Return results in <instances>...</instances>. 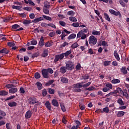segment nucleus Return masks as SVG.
Listing matches in <instances>:
<instances>
[{
  "mask_svg": "<svg viewBox=\"0 0 129 129\" xmlns=\"http://www.w3.org/2000/svg\"><path fill=\"white\" fill-rule=\"evenodd\" d=\"M83 83H78L74 85V88L75 92H81V91H82V89L80 88H82Z\"/></svg>",
  "mask_w": 129,
  "mask_h": 129,
  "instance_id": "obj_1",
  "label": "nucleus"
},
{
  "mask_svg": "<svg viewBox=\"0 0 129 129\" xmlns=\"http://www.w3.org/2000/svg\"><path fill=\"white\" fill-rule=\"evenodd\" d=\"M66 65L67 70H73L74 69V63L71 60L66 62Z\"/></svg>",
  "mask_w": 129,
  "mask_h": 129,
  "instance_id": "obj_2",
  "label": "nucleus"
},
{
  "mask_svg": "<svg viewBox=\"0 0 129 129\" xmlns=\"http://www.w3.org/2000/svg\"><path fill=\"white\" fill-rule=\"evenodd\" d=\"M89 43L92 45H96V43H97V39H96L93 35L90 36L89 37Z\"/></svg>",
  "mask_w": 129,
  "mask_h": 129,
  "instance_id": "obj_3",
  "label": "nucleus"
},
{
  "mask_svg": "<svg viewBox=\"0 0 129 129\" xmlns=\"http://www.w3.org/2000/svg\"><path fill=\"white\" fill-rule=\"evenodd\" d=\"M88 32V28H86V29H83L80 31L77 34V38H80L81 37V35H86L85 34Z\"/></svg>",
  "mask_w": 129,
  "mask_h": 129,
  "instance_id": "obj_4",
  "label": "nucleus"
},
{
  "mask_svg": "<svg viewBox=\"0 0 129 129\" xmlns=\"http://www.w3.org/2000/svg\"><path fill=\"white\" fill-rule=\"evenodd\" d=\"M63 58H64V54H63L55 55L54 62L56 63V62H58L59 60H63Z\"/></svg>",
  "mask_w": 129,
  "mask_h": 129,
  "instance_id": "obj_5",
  "label": "nucleus"
},
{
  "mask_svg": "<svg viewBox=\"0 0 129 129\" xmlns=\"http://www.w3.org/2000/svg\"><path fill=\"white\" fill-rule=\"evenodd\" d=\"M41 73L43 78H49V73H48L47 69H44L42 70Z\"/></svg>",
  "mask_w": 129,
  "mask_h": 129,
  "instance_id": "obj_6",
  "label": "nucleus"
},
{
  "mask_svg": "<svg viewBox=\"0 0 129 129\" xmlns=\"http://www.w3.org/2000/svg\"><path fill=\"white\" fill-rule=\"evenodd\" d=\"M29 104H35V103H38V100L35 97L30 98L28 101Z\"/></svg>",
  "mask_w": 129,
  "mask_h": 129,
  "instance_id": "obj_7",
  "label": "nucleus"
},
{
  "mask_svg": "<svg viewBox=\"0 0 129 129\" xmlns=\"http://www.w3.org/2000/svg\"><path fill=\"white\" fill-rule=\"evenodd\" d=\"M120 71L123 75H126V74H127V69L126 68V67H122L120 69Z\"/></svg>",
  "mask_w": 129,
  "mask_h": 129,
  "instance_id": "obj_8",
  "label": "nucleus"
},
{
  "mask_svg": "<svg viewBox=\"0 0 129 129\" xmlns=\"http://www.w3.org/2000/svg\"><path fill=\"white\" fill-rule=\"evenodd\" d=\"M49 55V50L48 49L44 48L43 49V52L41 54L42 57L45 58V57H47Z\"/></svg>",
  "mask_w": 129,
  "mask_h": 129,
  "instance_id": "obj_9",
  "label": "nucleus"
},
{
  "mask_svg": "<svg viewBox=\"0 0 129 129\" xmlns=\"http://www.w3.org/2000/svg\"><path fill=\"white\" fill-rule=\"evenodd\" d=\"M38 45H39L40 47H43V46H44V45H45L44 37L41 36L40 41H39Z\"/></svg>",
  "mask_w": 129,
  "mask_h": 129,
  "instance_id": "obj_10",
  "label": "nucleus"
},
{
  "mask_svg": "<svg viewBox=\"0 0 129 129\" xmlns=\"http://www.w3.org/2000/svg\"><path fill=\"white\" fill-rule=\"evenodd\" d=\"M59 72L62 74H65L67 72V67H61L59 69Z\"/></svg>",
  "mask_w": 129,
  "mask_h": 129,
  "instance_id": "obj_11",
  "label": "nucleus"
},
{
  "mask_svg": "<svg viewBox=\"0 0 129 129\" xmlns=\"http://www.w3.org/2000/svg\"><path fill=\"white\" fill-rule=\"evenodd\" d=\"M113 55L116 59L117 61H120V58L119 57V55L118 54V53L117 52V51L114 50Z\"/></svg>",
  "mask_w": 129,
  "mask_h": 129,
  "instance_id": "obj_12",
  "label": "nucleus"
},
{
  "mask_svg": "<svg viewBox=\"0 0 129 129\" xmlns=\"http://www.w3.org/2000/svg\"><path fill=\"white\" fill-rule=\"evenodd\" d=\"M40 21H43V17H40L32 20V23H39Z\"/></svg>",
  "mask_w": 129,
  "mask_h": 129,
  "instance_id": "obj_13",
  "label": "nucleus"
},
{
  "mask_svg": "<svg viewBox=\"0 0 129 129\" xmlns=\"http://www.w3.org/2000/svg\"><path fill=\"white\" fill-rule=\"evenodd\" d=\"M123 96H124L126 99H128V94L127 93V90L125 89L122 92Z\"/></svg>",
  "mask_w": 129,
  "mask_h": 129,
  "instance_id": "obj_14",
  "label": "nucleus"
},
{
  "mask_svg": "<svg viewBox=\"0 0 129 129\" xmlns=\"http://www.w3.org/2000/svg\"><path fill=\"white\" fill-rule=\"evenodd\" d=\"M51 103L53 106H55L56 107H58V106H59V103L56 99H53Z\"/></svg>",
  "mask_w": 129,
  "mask_h": 129,
  "instance_id": "obj_15",
  "label": "nucleus"
},
{
  "mask_svg": "<svg viewBox=\"0 0 129 129\" xmlns=\"http://www.w3.org/2000/svg\"><path fill=\"white\" fill-rule=\"evenodd\" d=\"M31 116H32V111H31V110H28L27 112H26L25 114L26 118H31Z\"/></svg>",
  "mask_w": 129,
  "mask_h": 129,
  "instance_id": "obj_16",
  "label": "nucleus"
},
{
  "mask_svg": "<svg viewBox=\"0 0 129 129\" xmlns=\"http://www.w3.org/2000/svg\"><path fill=\"white\" fill-rule=\"evenodd\" d=\"M18 91V89L17 88H11L9 90V93H11L12 94H14L16 93Z\"/></svg>",
  "mask_w": 129,
  "mask_h": 129,
  "instance_id": "obj_17",
  "label": "nucleus"
},
{
  "mask_svg": "<svg viewBox=\"0 0 129 129\" xmlns=\"http://www.w3.org/2000/svg\"><path fill=\"white\" fill-rule=\"evenodd\" d=\"M117 103H118V104L120 106H123L124 105V102L122 101V99L119 98L117 100Z\"/></svg>",
  "mask_w": 129,
  "mask_h": 129,
  "instance_id": "obj_18",
  "label": "nucleus"
},
{
  "mask_svg": "<svg viewBox=\"0 0 129 129\" xmlns=\"http://www.w3.org/2000/svg\"><path fill=\"white\" fill-rule=\"evenodd\" d=\"M0 53L2 54H9L10 53V50L7 49V48H3L1 50H0Z\"/></svg>",
  "mask_w": 129,
  "mask_h": 129,
  "instance_id": "obj_19",
  "label": "nucleus"
},
{
  "mask_svg": "<svg viewBox=\"0 0 129 129\" xmlns=\"http://www.w3.org/2000/svg\"><path fill=\"white\" fill-rule=\"evenodd\" d=\"M17 105H18V103H17V102L15 101L9 102L8 103V105L9 106H10V107H14L15 106H17Z\"/></svg>",
  "mask_w": 129,
  "mask_h": 129,
  "instance_id": "obj_20",
  "label": "nucleus"
},
{
  "mask_svg": "<svg viewBox=\"0 0 129 129\" xmlns=\"http://www.w3.org/2000/svg\"><path fill=\"white\" fill-rule=\"evenodd\" d=\"M45 106L48 110H51V109H52L51 107V104L50 103V102L48 101L45 102Z\"/></svg>",
  "mask_w": 129,
  "mask_h": 129,
  "instance_id": "obj_21",
  "label": "nucleus"
},
{
  "mask_svg": "<svg viewBox=\"0 0 129 129\" xmlns=\"http://www.w3.org/2000/svg\"><path fill=\"white\" fill-rule=\"evenodd\" d=\"M22 8H23V7L17 6L15 5L12 6L13 10H17V11H22Z\"/></svg>",
  "mask_w": 129,
  "mask_h": 129,
  "instance_id": "obj_22",
  "label": "nucleus"
},
{
  "mask_svg": "<svg viewBox=\"0 0 129 129\" xmlns=\"http://www.w3.org/2000/svg\"><path fill=\"white\" fill-rule=\"evenodd\" d=\"M124 113L125 112L123 111H119L117 113V117H121V116H123V115H124Z\"/></svg>",
  "mask_w": 129,
  "mask_h": 129,
  "instance_id": "obj_23",
  "label": "nucleus"
},
{
  "mask_svg": "<svg viewBox=\"0 0 129 129\" xmlns=\"http://www.w3.org/2000/svg\"><path fill=\"white\" fill-rule=\"evenodd\" d=\"M24 2L25 3V4H26L27 5H28V4H29V5H31V6H35V3H34L32 0H24Z\"/></svg>",
  "mask_w": 129,
  "mask_h": 129,
  "instance_id": "obj_24",
  "label": "nucleus"
},
{
  "mask_svg": "<svg viewBox=\"0 0 129 129\" xmlns=\"http://www.w3.org/2000/svg\"><path fill=\"white\" fill-rule=\"evenodd\" d=\"M8 94H9V92L5 90H2L0 91V96H6V95H8Z\"/></svg>",
  "mask_w": 129,
  "mask_h": 129,
  "instance_id": "obj_25",
  "label": "nucleus"
},
{
  "mask_svg": "<svg viewBox=\"0 0 129 129\" xmlns=\"http://www.w3.org/2000/svg\"><path fill=\"white\" fill-rule=\"evenodd\" d=\"M71 53H72V51L71 50H68L65 53H63L61 54H63L64 58V57H68V56H69V55H70Z\"/></svg>",
  "mask_w": 129,
  "mask_h": 129,
  "instance_id": "obj_26",
  "label": "nucleus"
},
{
  "mask_svg": "<svg viewBox=\"0 0 129 129\" xmlns=\"http://www.w3.org/2000/svg\"><path fill=\"white\" fill-rule=\"evenodd\" d=\"M41 18H43V20H44V19H45V20H47V21H49L50 22L52 21V18L48 16L42 15V17H41Z\"/></svg>",
  "mask_w": 129,
  "mask_h": 129,
  "instance_id": "obj_27",
  "label": "nucleus"
},
{
  "mask_svg": "<svg viewBox=\"0 0 129 129\" xmlns=\"http://www.w3.org/2000/svg\"><path fill=\"white\" fill-rule=\"evenodd\" d=\"M75 38H76V34L73 33L68 37V40H72V39H75Z\"/></svg>",
  "mask_w": 129,
  "mask_h": 129,
  "instance_id": "obj_28",
  "label": "nucleus"
},
{
  "mask_svg": "<svg viewBox=\"0 0 129 129\" xmlns=\"http://www.w3.org/2000/svg\"><path fill=\"white\" fill-rule=\"evenodd\" d=\"M104 16L106 21H108V22L111 21V20H110V18H109V16H108L107 13H104Z\"/></svg>",
  "mask_w": 129,
  "mask_h": 129,
  "instance_id": "obj_29",
  "label": "nucleus"
},
{
  "mask_svg": "<svg viewBox=\"0 0 129 129\" xmlns=\"http://www.w3.org/2000/svg\"><path fill=\"white\" fill-rule=\"evenodd\" d=\"M36 85L37 86V88L38 90H41L42 89V87L43 86V85H42V83H41L39 82H37L36 83Z\"/></svg>",
  "mask_w": 129,
  "mask_h": 129,
  "instance_id": "obj_30",
  "label": "nucleus"
},
{
  "mask_svg": "<svg viewBox=\"0 0 129 129\" xmlns=\"http://www.w3.org/2000/svg\"><path fill=\"white\" fill-rule=\"evenodd\" d=\"M111 82L113 84H117V83H120V80L118 79H113Z\"/></svg>",
  "mask_w": 129,
  "mask_h": 129,
  "instance_id": "obj_31",
  "label": "nucleus"
},
{
  "mask_svg": "<svg viewBox=\"0 0 129 129\" xmlns=\"http://www.w3.org/2000/svg\"><path fill=\"white\" fill-rule=\"evenodd\" d=\"M92 34L94 36H100V31L93 30Z\"/></svg>",
  "mask_w": 129,
  "mask_h": 129,
  "instance_id": "obj_32",
  "label": "nucleus"
},
{
  "mask_svg": "<svg viewBox=\"0 0 129 129\" xmlns=\"http://www.w3.org/2000/svg\"><path fill=\"white\" fill-rule=\"evenodd\" d=\"M95 89V87L94 86H92L91 87H90L89 88H86L85 91H93Z\"/></svg>",
  "mask_w": 129,
  "mask_h": 129,
  "instance_id": "obj_33",
  "label": "nucleus"
},
{
  "mask_svg": "<svg viewBox=\"0 0 129 129\" xmlns=\"http://www.w3.org/2000/svg\"><path fill=\"white\" fill-rule=\"evenodd\" d=\"M60 81L62 82V83H68V79L65 77H62L60 79Z\"/></svg>",
  "mask_w": 129,
  "mask_h": 129,
  "instance_id": "obj_34",
  "label": "nucleus"
},
{
  "mask_svg": "<svg viewBox=\"0 0 129 129\" xmlns=\"http://www.w3.org/2000/svg\"><path fill=\"white\" fill-rule=\"evenodd\" d=\"M45 47H51L53 45V43L47 41L44 43Z\"/></svg>",
  "mask_w": 129,
  "mask_h": 129,
  "instance_id": "obj_35",
  "label": "nucleus"
},
{
  "mask_svg": "<svg viewBox=\"0 0 129 129\" xmlns=\"http://www.w3.org/2000/svg\"><path fill=\"white\" fill-rule=\"evenodd\" d=\"M32 20H25L23 22V25H30V24H31Z\"/></svg>",
  "mask_w": 129,
  "mask_h": 129,
  "instance_id": "obj_36",
  "label": "nucleus"
},
{
  "mask_svg": "<svg viewBox=\"0 0 129 129\" xmlns=\"http://www.w3.org/2000/svg\"><path fill=\"white\" fill-rule=\"evenodd\" d=\"M79 46V45L78 44V43L77 42H75L74 44H73L71 45V48H72L73 49H75Z\"/></svg>",
  "mask_w": 129,
  "mask_h": 129,
  "instance_id": "obj_37",
  "label": "nucleus"
},
{
  "mask_svg": "<svg viewBox=\"0 0 129 129\" xmlns=\"http://www.w3.org/2000/svg\"><path fill=\"white\" fill-rule=\"evenodd\" d=\"M114 16H119V18H121V14H120V12L119 11H115L113 14Z\"/></svg>",
  "mask_w": 129,
  "mask_h": 129,
  "instance_id": "obj_38",
  "label": "nucleus"
},
{
  "mask_svg": "<svg viewBox=\"0 0 129 129\" xmlns=\"http://www.w3.org/2000/svg\"><path fill=\"white\" fill-rule=\"evenodd\" d=\"M42 96H46V95L47 94H48V92L47 91V89H44V90H43L42 91Z\"/></svg>",
  "mask_w": 129,
  "mask_h": 129,
  "instance_id": "obj_39",
  "label": "nucleus"
},
{
  "mask_svg": "<svg viewBox=\"0 0 129 129\" xmlns=\"http://www.w3.org/2000/svg\"><path fill=\"white\" fill-rule=\"evenodd\" d=\"M34 76L36 79H39L41 78V75H40V73H39L38 72L35 73L34 74Z\"/></svg>",
  "mask_w": 129,
  "mask_h": 129,
  "instance_id": "obj_40",
  "label": "nucleus"
},
{
  "mask_svg": "<svg viewBox=\"0 0 129 129\" xmlns=\"http://www.w3.org/2000/svg\"><path fill=\"white\" fill-rule=\"evenodd\" d=\"M90 84H91V82H88L86 84L83 85V88H87V87H88Z\"/></svg>",
  "mask_w": 129,
  "mask_h": 129,
  "instance_id": "obj_41",
  "label": "nucleus"
},
{
  "mask_svg": "<svg viewBox=\"0 0 129 129\" xmlns=\"http://www.w3.org/2000/svg\"><path fill=\"white\" fill-rule=\"evenodd\" d=\"M67 15L68 16H74L75 15V12H74L73 11H70L68 12Z\"/></svg>",
  "mask_w": 129,
  "mask_h": 129,
  "instance_id": "obj_42",
  "label": "nucleus"
},
{
  "mask_svg": "<svg viewBox=\"0 0 129 129\" xmlns=\"http://www.w3.org/2000/svg\"><path fill=\"white\" fill-rule=\"evenodd\" d=\"M111 63V61H104V66H109Z\"/></svg>",
  "mask_w": 129,
  "mask_h": 129,
  "instance_id": "obj_43",
  "label": "nucleus"
},
{
  "mask_svg": "<svg viewBox=\"0 0 129 129\" xmlns=\"http://www.w3.org/2000/svg\"><path fill=\"white\" fill-rule=\"evenodd\" d=\"M108 113L109 112V108L108 107H105L103 109V113Z\"/></svg>",
  "mask_w": 129,
  "mask_h": 129,
  "instance_id": "obj_44",
  "label": "nucleus"
},
{
  "mask_svg": "<svg viewBox=\"0 0 129 129\" xmlns=\"http://www.w3.org/2000/svg\"><path fill=\"white\" fill-rule=\"evenodd\" d=\"M48 93H49V94H54L55 93V90L53 89L49 88Z\"/></svg>",
  "mask_w": 129,
  "mask_h": 129,
  "instance_id": "obj_45",
  "label": "nucleus"
},
{
  "mask_svg": "<svg viewBox=\"0 0 129 129\" xmlns=\"http://www.w3.org/2000/svg\"><path fill=\"white\" fill-rule=\"evenodd\" d=\"M119 3L122 8H125V3L122 0H119Z\"/></svg>",
  "mask_w": 129,
  "mask_h": 129,
  "instance_id": "obj_46",
  "label": "nucleus"
},
{
  "mask_svg": "<svg viewBox=\"0 0 129 129\" xmlns=\"http://www.w3.org/2000/svg\"><path fill=\"white\" fill-rule=\"evenodd\" d=\"M69 20L71 22H77V19H76V18L75 17H69Z\"/></svg>",
  "mask_w": 129,
  "mask_h": 129,
  "instance_id": "obj_47",
  "label": "nucleus"
},
{
  "mask_svg": "<svg viewBox=\"0 0 129 129\" xmlns=\"http://www.w3.org/2000/svg\"><path fill=\"white\" fill-rule=\"evenodd\" d=\"M18 28H20V25L18 24H14L12 25V29H14V30H17Z\"/></svg>",
  "mask_w": 129,
  "mask_h": 129,
  "instance_id": "obj_48",
  "label": "nucleus"
},
{
  "mask_svg": "<svg viewBox=\"0 0 129 129\" xmlns=\"http://www.w3.org/2000/svg\"><path fill=\"white\" fill-rule=\"evenodd\" d=\"M38 42L36 40H34L31 41L30 44L31 45H33V46H35L37 45Z\"/></svg>",
  "mask_w": 129,
  "mask_h": 129,
  "instance_id": "obj_49",
  "label": "nucleus"
},
{
  "mask_svg": "<svg viewBox=\"0 0 129 129\" xmlns=\"http://www.w3.org/2000/svg\"><path fill=\"white\" fill-rule=\"evenodd\" d=\"M46 70L47 71V73H49V74H53V71L52 68L46 69Z\"/></svg>",
  "mask_w": 129,
  "mask_h": 129,
  "instance_id": "obj_50",
  "label": "nucleus"
},
{
  "mask_svg": "<svg viewBox=\"0 0 129 129\" xmlns=\"http://www.w3.org/2000/svg\"><path fill=\"white\" fill-rule=\"evenodd\" d=\"M0 115L3 117V116H6V115H7V114L6 113V112H5V111L0 110Z\"/></svg>",
  "mask_w": 129,
  "mask_h": 129,
  "instance_id": "obj_51",
  "label": "nucleus"
},
{
  "mask_svg": "<svg viewBox=\"0 0 129 129\" xmlns=\"http://www.w3.org/2000/svg\"><path fill=\"white\" fill-rule=\"evenodd\" d=\"M69 45V43H68L67 42L65 41L63 43H62L61 45H60V47L61 48H64V47H66V46Z\"/></svg>",
  "mask_w": 129,
  "mask_h": 129,
  "instance_id": "obj_52",
  "label": "nucleus"
},
{
  "mask_svg": "<svg viewBox=\"0 0 129 129\" xmlns=\"http://www.w3.org/2000/svg\"><path fill=\"white\" fill-rule=\"evenodd\" d=\"M7 44L9 47H14L15 46V43L12 42H8Z\"/></svg>",
  "mask_w": 129,
  "mask_h": 129,
  "instance_id": "obj_53",
  "label": "nucleus"
},
{
  "mask_svg": "<svg viewBox=\"0 0 129 129\" xmlns=\"http://www.w3.org/2000/svg\"><path fill=\"white\" fill-rule=\"evenodd\" d=\"M95 52L93 51V50L92 48H90L88 49V54H91V55H93V54H94Z\"/></svg>",
  "mask_w": 129,
  "mask_h": 129,
  "instance_id": "obj_54",
  "label": "nucleus"
},
{
  "mask_svg": "<svg viewBox=\"0 0 129 129\" xmlns=\"http://www.w3.org/2000/svg\"><path fill=\"white\" fill-rule=\"evenodd\" d=\"M48 8L43 9V13L45 14V15H49V9Z\"/></svg>",
  "mask_w": 129,
  "mask_h": 129,
  "instance_id": "obj_55",
  "label": "nucleus"
},
{
  "mask_svg": "<svg viewBox=\"0 0 129 129\" xmlns=\"http://www.w3.org/2000/svg\"><path fill=\"white\" fill-rule=\"evenodd\" d=\"M95 112H96L97 113H103L102 109H97L95 111Z\"/></svg>",
  "mask_w": 129,
  "mask_h": 129,
  "instance_id": "obj_56",
  "label": "nucleus"
},
{
  "mask_svg": "<svg viewBox=\"0 0 129 129\" xmlns=\"http://www.w3.org/2000/svg\"><path fill=\"white\" fill-rule=\"evenodd\" d=\"M73 27H74L75 28H78L79 27V23L76 22V23H73L72 24Z\"/></svg>",
  "mask_w": 129,
  "mask_h": 129,
  "instance_id": "obj_57",
  "label": "nucleus"
},
{
  "mask_svg": "<svg viewBox=\"0 0 129 129\" xmlns=\"http://www.w3.org/2000/svg\"><path fill=\"white\" fill-rule=\"evenodd\" d=\"M61 35H60V37H61V40H64V38H65V37L66 36H67V35H65V32H61Z\"/></svg>",
  "mask_w": 129,
  "mask_h": 129,
  "instance_id": "obj_58",
  "label": "nucleus"
},
{
  "mask_svg": "<svg viewBox=\"0 0 129 129\" xmlns=\"http://www.w3.org/2000/svg\"><path fill=\"white\" fill-rule=\"evenodd\" d=\"M118 109H120V110H123V109H126V106H119Z\"/></svg>",
  "mask_w": 129,
  "mask_h": 129,
  "instance_id": "obj_59",
  "label": "nucleus"
},
{
  "mask_svg": "<svg viewBox=\"0 0 129 129\" xmlns=\"http://www.w3.org/2000/svg\"><path fill=\"white\" fill-rule=\"evenodd\" d=\"M6 87H7V88H12L15 87V85L13 84H8L6 85Z\"/></svg>",
  "mask_w": 129,
  "mask_h": 129,
  "instance_id": "obj_60",
  "label": "nucleus"
},
{
  "mask_svg": "<svg viewBox=\"0 0 129 129\" xmlns=\"http://www.w3.org/2000/svg\"><path fill=\"white\" fill-rule=\"evenodd\" d=\"M23 10L24 11H31V10H32V8L30 7H24L23 8Z\"/></svg>",
  "mask_w": 129,
  "mask_h": 129,
  "instance_id": "obj_61",
  "label": "nucleus"
},
{
  "mask_svg": "<svg viewBox=\"0 0 129 129\" xmlns=\"http://www.w3.org/2000/svg\"><path fill=\"white\" fill-rule=\"evenodd\" d=\"M106 87L110 89H112V85L111 84L108 83L106 84Z\"/></svg>",
  "mask_w": 129,
  "mask_h": 129,
  "instance_id": "obj_62",
  "label": "nucleus"
},
{
  "mask_svg": "<svg viewBox=\"0 0 129 129\" xmlns=\"http://www.w3.org/2000/svg\"><path fill=\"white\" fill-rule=\"evenodd\" d=\"M29 18L33 20V19H35V14L33 13H31L29 15Z\"/></svg>",
  "mask_w": 129,
  "mask_h": 129,
  "instance_id": "obj_63",
  "label": "nucleus"
},
{
  "mask_svg": "<svg viewBox=\"0 0 129 129\" xmlns=\"http://www.w3.org/2000/svg\"><path fill=\"white\" fill-rule=\"evenodd\" d=\"M19 16H20L21 18H26V14L25 13H19Z\"/></svg>",
  "mask_w": 129,
  "mask_h": 129,
  "instance_id": "obj_64",
  "label": "nucleus"
}]
</instances>
